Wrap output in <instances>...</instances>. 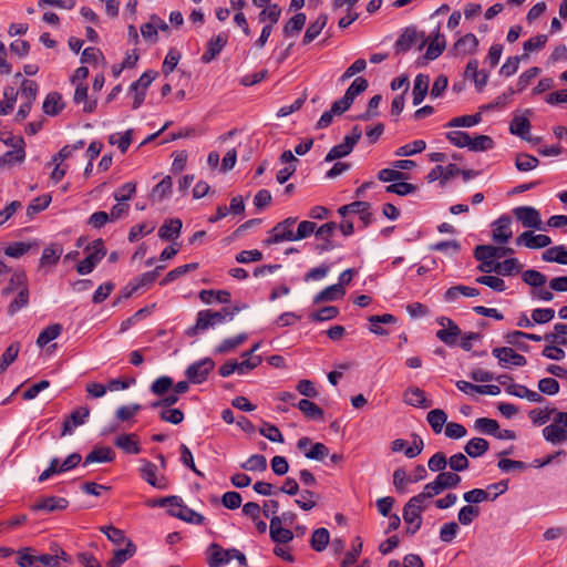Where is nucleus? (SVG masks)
Wrapping results in <instances>:
<instances>
[{
    "label": "nucleus",
    "mask_w": 567,
    "mask_h": 567,
    "mask_svg": "<svg viewBox=\"0 0 567 567\" xmlns=\"http://www.w3.org/2000/svg\"><path fill=\"white\" fill-rule=\"evenodd\" d=\"M492 354L498 359V363L503 368L512 365L523 367L526 364V358L508 347L495 348L493 349Z\"/></svg>",
    "instance_id": "f8f14e48"
},
{
    "label": "nucleus",
    "mask_w": 567,
    "mask_h": 567,
    "mask_svg": "<svg viewBox=\"0 0 567 567\" xmlns=\"http://www.w3.org/2000/svg\"><path fill=\"white\" fill-rule=\"evenodd\" d=\"M62 251L63 250L59 245H51L49 247H45L40 258V265L42 267L56 265L62 255Z\"/></svg>",
    "instance_id": "37998d69"
},
{
    "label": "nucleus",
    "mask_w": 567,
    "mask_h": 567,
    "mask_svg": "<svg viewBox=\"0 0 567 567\" xmlns=\"http://www.w3.org/2000/svg\"><path fill=\"white\" fill-rule=\"evenodd\" d=\"M339 315V309L334 306H324L319 310L310 313L309 319L313 322L332 320Z\"/></svg>",
    "instance_id": "13d9d810"
},
{
    "label": "nucleus",
    "mask_w": 567,
    "mask_h": 567,
    "mask_svg": "<svg viewBox=\"0 0 567 567\" xmlns=\"http://www.w3.org/2000/svg\"><path fill=\"white\" fill-rule=\"evenodd\" d=\"M62 332V326L60 323H52L41 331L37 339V344L43 348L52 340L56 339Z\"/></svg>",
    "instance_id": "79ce46f5"
},
{
    "label": "nucleus",
    "mask_w": 567,
    "mask_h": 567,
    "mask_svg": "<svg viewBox=\"0 0 567 567\" xmlns=\"http://www.w3.org/2000/svg\"><path fill=\"white\" fill-rule=\"evenodd\" d=\"M538 164V158L527 153H519L515 158V166L519 172L532 171L536 168Z\"/></svg>",
    "instance_id": "8fccbe9b"
},
{
    "label": "nucleus",
    "mask_w": 567,
    "mask_h": 567,
    "mask_svg": "<svg viewBox=\"0 0 567 567\" xmlns=\"http://www.w3.org/2000/svg\"><path fill=\"white\" fill-rule=\"evenodd\" d=\"M446 138L451 144L460 148L468 147L470 143L472 142L470 134L464 131H451L446 133Z\"/></svg>",
    "instance_id": "338daca9"
},
{
    "label": "nucleus",
    "mask_w": 567,
    "mask_h": 567,
    "mask_svg": "<svg viewBox=\"0 0 567 567\" xmlns=\"http://www.w3.org/2000/svg\"><path fill=\"white\" fill-rule=\"evenodd\" d=\"M551 421L543 429L544 439L551 444L567 442V412H555Z\"/></svg>",
    "instance_id": "7ed1b4c3"
},
{
    "label": "nucleus",
    "mask_w": 567,
    "mask_h": 567,
    "mask_svg": "<svg viewBox=\"0 0 567 567\" xmlns=\"http://www.w3.org/2000/svg\"><path fill=\"white\" fill-rule=\"evenodd\" d=\"M362 136V130L359 125H354L351 133L344 136L341 144L333 146L326 155V162H332L349 155Z\"/></svg>",
    "instance_id": "20e7f679"
},
{
    "label": "nucleus",
    "mask_w": 567,
    "mask_h": 567,
    "mask_svg": "<svg viewBox=\"0 0 567 567\" xmlns=\"http://www.w3.org/2000/svg\"><path fill=\"white\" fill-rule=\"evenodd\" d=\"M230 292L228 290H202L199 298L204 303H210L213 298L220 303L230 302Z\"/></svg>",
    "instance_id": "c03bdc74"
},
{
    "label": "nucleus",
    "mask_w": 567,
    "mask_h": 567,
    "mask_svg": "<svg viewBox=\"0 0 567 567\" xmlns=\"http://www.w3.org/2000/svg\"><path fill=\"white\" fill-rule=\"evenodd\" d=\"M551 244V239L547 235H535L530 230L523 231L517 238H516V245L518 246H525L530 249H540L549 246Z\"/></svg>",
    "instance_id": "2eb2a0df"
},
{
    "label": "nucleus",
    "mask_w": 567,
    "mask_h": 567,
    "mask_svg": "<svg viewBox=\"0 0 567 567\" xmlns=\"http://www.w3.org/2000/svg\"><path fill=\"white\" fill-rule=\"evenodd\" d=\"M426 44V38L424 32H417L414 27L406 28L403 33L396 40L394 48L395 52H406L413 45H417L419 50H422Z\"/></svg>",
    "instance_id": "0eeeda50"
},
{
    "label": "nucleus",
    "mask_w": 567,
    "mask_h": 567,
    "mask_svg": "<svg viewBox=\"0 0 567 567\" xmlns=\"http://www.w3.org/2000/svg\"><path fill=\"white\" fill-rule=\"evenodd\" d=\"M398 183L390 184L385 187L386 193L396 194L399 196H405L413 194L417 190V187L413 184L404 181H396Z\"/></svg>",
    "instance_id": "69168bd1"
},
{
    "label": "nucleus",
    "mask_w": 567,
    "mask_h": 567,
    "mask_svg": "<svg viewBox=\"0 0 567 567\" xmlns=\"http://www.w3.org/2000/svg\"><path fill=\"white\" fill-rule=\"evenodd\" d=\"M85 250L89 252V255L76 265V271L80 275L91 274L96 265L106 255V248L102 238L93 240L90 245L86 246Z\"/></svg>",
    "instance_id": "f03ea898"
},
{
    "label": "nucleus",
    "mask_w": 567,
    "mask_h": 567,
    "mask_svg": "<svg viewBox=\"0 0 567 567\" xmlns=\"http://www.w3.org/2000/svg\"><path fill=\"white\" fill-rule=\"evenodd\" d=\"M482 121L481 113L473 115H463L452 118L445 126L447 127H472Z\"/></svg>",
    "instance_id": "4d7b16f0"
},
{
    "label": "nucleus",
    "mask_w": 567,
    "mask_h": 567,
    "mask_svg": "<svg viewBox=\"0 0 567 567\" xmlns=\"http://www.w3.org/2000/svg\"><path fill=\"white\" fill-rule=\"evenodd\" d=\"M346 293L344 288L341 285H331L317 293L313 298V303L334 301L342 298Z\"/></svg>",
    "instance_id": "7c9ffc66"
},
{
    "label": "nucleus",
    "mask_w": 567,
    "mask_h": 567,
    "mask_svg": "<svg viewBox=\"0 0 567 567\" xmlns=\"http://www.w3.org/2000/svg\"><path fill=\"white\" fill-rule=\"evenodd\" d=\"M33 549L31 547H24L17 551L18 559L17 564L20 567H28L33 564V561H39L44 567H58L59 564L56 561V556L54 554H42V555H33L31 554Z\"/></svg>",
    "instance_id": "6e6552de"
},
{
    "label": "nucleus",
    "mask_w": 567,
    "mask_h": 567,
    "mask_svg": "<svg viewBox=\"0 0 567 567\" xmlns=\"http://www.w3.org/2000/svg\"><path fill=\"white\" fill-rule=\"evenodd\" d=\"M426 420L433 432L439 434L442 432L443 426L446 423L447 415L443 410L435 409L427 413Z\"/></svg>",
    "instance_id": "a18cd8bd"
},
{
    "label": "nucleus",
    "mask_w": 567,
    "mask_h": 567,
    "mask_svg": "<svg viewBox=\"0 0 567 567\" xmlns=\"http://www.w3.org/2000/svg\"><path fill=\"white\" fill-rule=\"evenodd\" d=\"M350 213H358L363 223V227H368L372 223V213L368 202L355 200L348 205H343L338 209V214L346 217Z\"/></svg>",
    "instance_id": "4468645a"
},
{
    "label": "nucleus",
    "mask_w": 567,
    "mask_h": 567,
    "mask_svg": "<svg viewBox=\"0 0 567 567\" xmlns=\"http://www.w3.org/2000/svg\"><path fill=\"white\" fill-rule=\"evenodd\" d=\"M224 322V315L219 311L212 309L200 310L197 313L196 323L186 330L187 337H196L199 331H205L208 328H214L216 324Z\"/></svg>",
    "instance_id": "39448f33"
},
{
    "label": "nucleus",
    "mask_w": 567,
    "mask_h": 567,
    "mask_svg": "<svg viewBox=\"0 0 567 567\" xmlns=\"http://www.w3.org/2000/svg\"><path fill=\"white\" fill-rule=\"evenodd\" d=\"M489 444L485 439L474 437L464 446L465 453L470 457H480L488 451Z\"/></svg>",
    "instance_id": "72a5a7b5"
},
{
    "label": "nucleus",
    "mask_w": 567,
    "mask_h": 567,
    "mask_svg": "<svg viewBox=\"0 0 567 567\" xmlns=\"http://www.w3.org/2000/svg\"><path fill=\"white\" fill-rule=\"evenodd\" d=\"M157 466L152 462H145L141 468L143 480L158 489H165L167 484L164 478L157 480Z\"/></svg>",
    "instance_id": "c85d7f7f"
},
{
    "label": "nucleus",
    "mask_w": 567,
    "mask_h": 567,
    "mask_svg": "<svg viewBox=\"0 0 567 567\" xmlns=\"http://www.w3.org/2000/svg\"><path fill=\"white\" fill-rule=\"evenodd\" d=\"M51 195L44 194L34 198L27 208V215L32 218L34 215L44 210L51 203Z\"/></svg>",
    "instance_id": "052dcab7"
},
{
    "label": "nucleus",
    "mask_w": 567,
    "mask_h": 567,
    "mask_svg": "<svg viewBox=\"0 0 567 567\" xmlns=\"http://www.w3.org/2000/svg\"><path fill=\"white\" fill-rule=\"evenodd\" d=\"M337 224L334 221H328L323 225H321L317 230H316V237L318 239H321L322 243L321 244H318L316 245L315 249L319 252V254H322L324 251H330L332 249H334L337 247V245L333 243V240L331 239V237L333 236L336 229H337Z\"/></svg>",
    "instance_id": "ddd939ff"
},
{
    "label": "nucleus",
    "mask_w": 567,
    "mask_h": 567,
    "mask_svg": "<svg viewBox=\"0 0 567 567\" xmlns=\"http://www.w3.org/2000/svg\"><path fill=\"white\" fill-rule=\"evenodd\" d=\"M307 17L305 13L299 12L296 13L292 18H290L287 23L284 25L282 33L285 37H291L293 34L299 33L305 27Z\"/></svg>",
    "instance_id": "58836bf2"
},
{
    "label": "nucleus",
    "mask_w": 567,
    "mask_h": 567,
    "mask_svg": "<svg viewBox=\"0 0 567 567\" xmlns=\"http://www.w3.org/2000/svg\"><path fill=\"white\" fill-rule=\"evenodd\" d=\"M436 321L442 327L436 331V338L449 347L456 346L462 334L460 327L447 317H441Z\"/></svg>",
    "instance_id": "1a4fd4ad"
},
{
    "label": "nucleus",
    "mask_w": 567,
    "mask_h": 567,
    "mask_svg": "<svg viewBox=\"0 0 567 567\" xmlns=\"http://www.w3.org/2000/svg\"><path fill=\"white\" fill-rule=\"evenodd\" d=\"M429 83L430 79L427 75L424 74H417L414 79V85H413V104L419 105L423 102L425 99L427 91H429Z\"/></svg>",
    "instance_id": "c756f323"
},
{
    "label": "nucleus",
    "mask_w": 567,
    "mask_h": 567,
    "mask_svg": "<svg viewBox=\"0 0 567 567\" xmlns=\"http://www.w3.org/2000/svg\"><path fill=\"white\" fill-rule=\"evenodd\" d=\"M198 267H199L198 262H190V264L178 266V267L172 269L171 271H168L166 274V276L161 280L159 285L166 286L169 282L179 278L181 276H183L189 271H194V270L198 269Z\"/></svg>",
    "instance_id": "ea45409f"
},
{
    "label": "nucleus",
    "mask_w": 567,
    "mask_h": 567,
    "mask_svg": "<svg viewBox=\"0 0 567 567\" xmlns=\"http://www.w3.org/2000/svg\"><path fill=\"white\" fill-rule=\"evenodd\" d=\"M49 386L59 388V390H68L71 388L70 384H61L58 382V375L51 374V379H42L38 382H23L14 388V390H45Z\"/></svg>",
    "instance_id": "4be33fe9"
},
{
    "label": "nucleus",
    "mask_w": 567,
    "mask_h": 567,
    "mask_svg": "<svg viewBox=\"0 0 567 567\" xmlns=\"http://www.w3.org/2000/svg\"><path fill=\"white\" fill-rule=\"evenodd\" d=\"M183 223L179 218H171L164 221L158 229V237L163 240H174L179 237Z\"/></svg>",
    "instance_id": "a878e982"
},
{
    "label": "nucleus",
    "mask_w": 567,
    "mask_h": 567,
    "mask_svg": "<svg viewBox=\"0 0 567 567\" xmlns=\"http://www.w3.org/2000/svg\"><path fill=\"white\" fill-rule=\"evenodd\" d=\"M477 45V38L473 33H467L455 42L453 50L456 53L468 54L475 52Z\"/></svg>",
    "instance_id": "f704fd0d"
},
{
    "label": "nucleus",
    "mask_w": 567,
    "mask_h": 567,
    "mask_svg": "<svg viewBox=\"0 0 567 567\" xmlns=\"http://www.w3.org/2000/svg\"><path fill=\"white\" fill-rule=\"evenodd\" d=\"M529 130L530 122L524 116L514 117L509 124V132L520 138H526V135L529 134Z\"/></svg>",
    "instance_id": "49530a36"
},
{
    "label": "nucleus",
    "mask_w": 567,
    "mask_h": 567,
    "mask_svg": "<svg viewBox=\"0 0 567 567\" xmlns=\"http://www.w3.org/2000/svg\"><path fill=\"white\" fill-rule=\"evenodd\" d=\"M330 539V534L327 528H318L312 533L311 547L316 551H322L327 548Z\"/></svg>",
    "instance_id": "09e8293b"
},
{
    "label": "nucleus",
    "mask_w": 567,
    "mask_h": 567,
    "mask_svg": "<svg viewBox=\"0 0 567 567\" xmlns=\"http://www.w3.org/2000/svg\"><path fill=\"white\" fill-rule=\"evenodd\" d=\"M432 41L424 54V58L431 61L437 59L443 53L446 44L444 35L440 33V27L432 32Z\"/></svg>",
    "instance_id": "b1692460"
},
{
    "label": "nucleus",
    "mask_w": 567,
    "mask_h": 567,
    "mask_svg": "<svg viewBox=\"0 0 567 567\" xmlns=\"http://www.w3.org/2000/svg\"><path fill=\"white\" fill-rule=\"evenodd\" d=\"M297 217H288L277 223L269 231L270 236L264 240V244L270 246L282 241H293L292 226L297 223Z\"/></svg>",
    "instance_id": "423d86ee"
},
{
    "label": "nucleus",
    "mask_w": 567,
    "mask_h": 567,
    "mask_svg": "<svg viewBox=\"0 0 567 567\" xmlns=\"http://www.w3.org/2000/svg\"><path fill=\"white\" fill-rule=\"evenodd\" d=\"M173 179L171 176H165L158 184H156L151 193V198L155 202H162L172 193Z\"/></svg>",
    "instance_id": "e433bc0d"
},
{
    "label": "nucleus",
    "mask_w": 567,
    "mask_h": 567,
    "mask_svg": "<svg viewBox=\"0 0 567 567\" xmlns=\"http://www.w3.org/2000/svg\"><path fill=\"white\" fill-rule=\"evenodd\" d=\"M228 42V34L227 33H219L215 37H213L208 43L205 52L200 56V61L203 63H210L213 60L217 58V55L223 51V49L226 47Z\"/></svg>",
    "instance_id": "dca6fc26"
},
{
    "label": "nucleus",
    "mask_w": 567,
    "mask_h": 567,
    "mask_svg": "<svg viewBox=\"0 0 567 567\" xmlns=\"http://www.w3.org/2000/svg\"><path fill=\"white\" fill-rule=\"evenodd\" d=\"M247 340L246 333H239L233 338H227L223 340V342L216 348V353H228L236 349L238 346L243 344Z\"/></svg>",
    "instance_id": "864d4df0"
},
{
    "label": "nucleus",
    "mask_w": 567,
    "mask_h": 567,
    "mask_svg": "<svg viewBox=\"0 0 567 567\" xmlns=\"http://www.w3.org/2000/svg\"><path fill=\"white\" fill-rule=\"evenodd\" d=\"M328 22V16L326 13H320L315 22L310 23L307 28L302 43L305 45L311 43L323 30Z\"/></svg>",
    "instance_id": "cd10ccee"
},
{
    "label": "nucleus",
    "mask_w": 567,
    "mask_h": 567,
    "mask_svg": "<svg viewBox=\"0 0 567 567\" xmlns=\"http://www.w3.org/2000/svg\"><path fill=\"white\" fill-rule=\"evenodd\" d=\"M209 549L212 551L208 558L209 567H221L233 560V553L235 548L223 549L217 544H212Z\"/></svg>",
    "instance_id": "5701e85b"
},
{
    "label": "nucleus",
    "mask_w": 567,
    "mask_h": 567,
    "mask_svg": "<svg viewBox=\"0 0 567 567\" xmlns=\"http://www.w3.org/2000/svg\"><path fill=\"white\" fill-rule=\"evenodd\" d=\"M403 519L408 524L406 533L414 535L422 525V513L408 504L403 508Z\"/></svg>",
    "instance_id": "393cba45"
},
{
    "label": "nucleus",
    "mask_w": 567,
    "mask_h": 567,
    "mask_svg": "<svg viewBox=\"0 0 567 567\" xmlns=\"http://www.w3.org/2000/svg\"><path fill=\"white\" fill-rule=\"evenodd\" d=\"M20 346L17 342L11 343L0 357V373H2L18 357Z\"/></svg>",
    "instance_id": "0e129e2a"
},
{
    "label": "nucleus",
    "mask_w": 567,
    "mask_h": 567,
    "mask_svg": "<svg viewBox=\"0 0 567 567\" xmlns=\"http://www.w3.org/2000/svg\"><path fill=\"white\" fill-rule=\"evenodd\" d=\"M369 86V82L367 79L362 76H358L347 89L344 95L353 103L355 97L363 93Z\"/></svg>",
    "instance_id": "680f3d73"
},
{
    "label": "nucleus",
    "mask_w": 567,
    "mask_h": 567,
    "mask_svg": "<svg viewBox=\"0 0 567 567\" xmlns=\"http://www.w3.org/2000/svg\"><path fill=\"white\" fill-rule=\"evenodd\" d=\"M493 225V240L495 243L505 244L512 238V218L508 215H502Z\"/></svg>",
    "instance_id": "a211bd4d"
},
{
    "label": "nucleus",
    "mask_w": 567,
    "mask_h": 567,
    "mask_svg": "<svg viewBox=\"0 0 567 567\" xmlns=\"http://www.w3.org/2000/svg\"><path fill=\"white\" fill-rule=\"evenodd\" d=\"M523 281L534 289L543 287L547 282V277L534 269L525 270L522 275Z\"/></svg>",
    "instance_id": "603ef678"
},
{
    "label": "nucleus",
    "mask_w": 567,
    "mask_h": 567,
    "mask_svg": "<svg viewBox=\"0 0 567 567\" xmlns=\"http://www.w3.org/2000/svg\"><path fill=\"white\" fill-rule=\"evenodd\" d=\"M555 412H558L556 410V408H549V406H546L544 409L537 408V409H533L528 412V417L535 425L539 426V425H544L550 419L553 420Z\"/></svg>",
    "instance_id": "4c0bfd02"
},
{
    "label": "nucleus",
    "mask_w": 567,
    "mask_h": 567,
    "mask_svg": "<svg viewBox=\"0 0 567 567\" xmlns=\"http://www.w3.org/2000/svg\"><path fill=\"white\" fill-rule=\"evenodd\" d=\"M135 545L131 540H127L125 548L114 551L113 558L107 563V567H120L135 554Z\"/></svg>",
    "instance_id": "473e14b6"
},
{
    "label": "nucleus",
    "mask_w": 567,
    "mask_h": 567,
    "mask_svg": "<svg viewBox=\"0 0 567 567\" xmlns=\"http://www.w3.org/2000/svg\"><path fill=\"white\" fill-rule=\"evenodd\" d=\"M474 427L483 434L495 435L498 430V422L494 419L480 417L475 421Z\"/></svg>",
    "instance_id": "774afa93"
},
{
    "label": "nucleus",
    "mask_w": 567,
    "mask_h": 567,
    "mask_svg": "<svg viewBox=\"0 0 567 567\" xmlns=\"http://www.w3.org/2000/svg\"><path fill=\"white\" fill-rule=\"evenodd\" d=\"M548 37L546 34H538L529 40L525 41L523 44L524 54L523 59H527L529 52L542 50L547 43Z\"/></svg>",
    "instance_id": "6e6d98bb"
},
{
    "label": "nucleus",
    "mask_w": 567,
    "mask_h": 567,
    "mask_svg": "<svg viewBox=\"0 0 567 567\" xmlns=\"http://www.w3.org/2000/svg\"><path fill=\"white\" fill-rule=\"evenodd\" d=\"M115 446L123 450L127 454H138L141 447L138 446L137 437L135 434H122L115 439Z\"/></svg>",
    "instance_id": "2f4dec72"
},
{
    "label": "nucleus",
    "mask_w": 567,
    "mask_h": 567,
    "mask_svg": "<svg viewBox=\"0 0 567 567\" xmlns=\"http://www.w3.org/2000/svg\"><path fill=\"white\" fill-rule=\"evenodd\" d=\"M90 415V408L86 405L75 409L63 422L62 435L71 434L73 429L85 423Z\"/></svg>",
    "instance_id": "aec40b11"
},
{
    "label": "nucleus",
    "mask_w": 567,
    "mask_h": 567,
    "mask_svg": "<svg viewBox=\"0 0 567 567\" xmlns=\"http://www.w3.org/2000/svg\"><path fill=\"white\" fill-rule=\"evenodd\" d=\"M24 145L23 138L16 140V145L12 147L13 150L0 156V168L11 166L16 163H22L25 158Z\"/></svg>",
    "instance_id": "412c9836"
},
{
    "label": "nucleus",
    "mask_w": 567,
    "mask_h": 567,
    "mask_svg": "<svg viewBox=\"0 0 567 567\" xmlns=\"http://www.w3.org/2000/svg\"><path fill=\"white\" fill-rule=\"evenodd\" d=\"M403 401L409 405L422 409H427L432 405V401L424 395V392H404Z\"/></svg>",
    "instance_id": "3c124183"
},
{
    "label": "nucleus",
    "mask_w": 567,
    "mask_h": 567,
    "mask_svg": "<svg viewBox=\"0 0 567 567\" xmlns=\"http://www.w3.org/2000/svg\"><path fill=\"white\" fill-rule=\"evenodd\" d=\"M115 458L114 451L109 446L95 447L92 450L84 460V466L92 463H107Z\"/></svg>",
    "instance_id": "bb28decb"
},
{
    "label": "nucleus",
    "mask_w": 567,
    "mask_h": 567,
    "mask_svg": "<svg viewBox=\"0 0 567 567\" xmlns=\"http://www.w3.org/2000/svg\"><path fill=\"white\" fill-rule=\"evenodd\" d=\"M69 506V501L63 497L58 496H49L43 497L39 501H37L32 506L31 509L34 512H55V511H63Z\"/></svg>",
    "instance_id": "6ab92c4d"
},
{
    "label": "nucleus",
    "mask_w": 567,
    "mask_h": 567,
    "mask_svg": "<svg viewBox=\"0 0 567 567\" xmlns=\"http://www.w3.org/2000/svg\"><path fill=\"white\" fill-rule=\"evenodd\" d=\"M516 219L526 228L544 229L539 212L532 206H518L513 209Z\"/></svg>",
    "instance_id": "9b49d317"
},
{
    "label": "nucleus",
    "mask_w": 567,
    "mask_h": 567,
    "mask_svg": "<svg viewBox=\"0 0 567 567\" xmlns=\"http://www.w3.org/2000/svg\"><path fill=\"white\" fill-rule=\"evenodd\" d=\"M426 148V143L423 140H415L412 143L400 146L395 150L394 155L398 157H408L422 153Z\"/></svg>",
    "instance_id": "a19ab883"
},
{
    "label": "nucleus",
    "mask_w": 567,
    "mask_h": 567,
    "mask_svg": "<svg viewBox=\"0 0 567 567\" xmlns=\"http://www.w3.org/2000/svg\"><path fill=\"white\" fill-rule=\"evenodd\" d=\"M162 505H169V514L186 523L202 525L205 520L204 516L194 509L187 507L179 496H167L161 498Z\"/></svg>",
    "instance_id": "f257e3e1"
},
{
    "label": "nucleus",
    "mask_w": 567,
    "mask_h": 567,
    "mask_svg": "<svg viewBox=\"0 0 567 567\" xmlns=\"http://www.w3.org/2000/svg\"><path fill=\"white\" fill-rule=\"evenodd\" d=\"M297 406L307 417L312 420L321 419L323 415L322 409L307 399L300 400Z\"/></svg>",
    "instance_id": "bf43d9fd"
},
{
    "label": "nucleus",
    "mask_w": 567,
    "mask_h": 567,
    "mask_svg": "<svg viewBox=\"0 0 567 567\" xmlns=\"http://www.w3.org/2000/svg\"><path fill=\"white\" fill-rule=\"evenodd\" d=\"M28 303H29V289L24 285L23 288L19 291L18 296L9 305L8 313L10 316H13L17 311L27 307Z\"/></svg>",
    "instance_id": "e2e57ef3"
},
{
    "label": "nucleus",
    "mask_w": 567,
    "mask_h": 567,
    "mask_svg": "<svg viewBox=\"0 0 567 567\" xmlns=\"http://www.w3.org/2000/svg\"><path fill=\"white\" fill-rule=\"evenodd\" d=\"M215 362L210 358H205L192 363L186 369V378L193 384H200L206 381L208 374L214 369Z\"/></svg>",
    "instance_id": "9d476101"
},
{
    "label": "nucleus",
    "mask_w": 567,
    "mask_h": 567,
    "mask_svg": "<svg viewBox=\"0 0 567 567\" xmlns=\"http://www.w3.org/2000/svg\"><path fill=\"white\" fill-rule=\"evenodd\" d=\"M136 379L130 375H123L117 379L110 380L106 384L97 382H89L84 390H126L135 385Z\"/></svg>",
    "instance_id": "f3484780"
},
{
    "label": "nucleus",
    "mask_w": 567,
    "mask_h": 567,
    "mask_svg": "<svg viewBox=\"0 0 567 567\" xmlns=\"http://www.w3.org/2000/svg\"><path fill=\"white\" fill-rule=\"evenodd\" d=\"M133 137V130L128 128L125 131L123 135L112 134L109 137V143L111 145H116L122 154H125L131 145Z\"/></svg>",
    "instance_id": "5fc2aeb1"
},
{
    "label": "nucleus",
    "mask_w": 567,
    "mask_h": 567,
    "mask_svg": "<svg viewBox=\"0 0 567 567\" xmlns=\"http://www.w3.org/2000/svg\"><path fill=\"white\" fill-rule=\"evenodd\" d=\"M480 508L475 505L468 504L463 506L457 514V520L461 525L467 526L480 516Z\"/></svg>",
    "instance_id": "de8ad7c7"
},
{
    "label": "nucleus",
    "mask_w": 567,
    "mask_h": 567,
    "mask_svg": "<svg viewBox=\"0 0 567 567\" xmlns=\"http://www.w3.org/2000/svg\"><path fill=\"white\" fill-rule=\"evenodd\" d=\"M42 109L48 115H58L63 109L62 95L58 92L49 93L43 102Z\"/></svg>",
    "instance_id": "c9c22d12"
}]
</instances>
